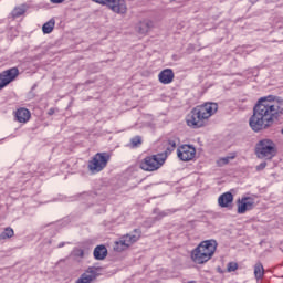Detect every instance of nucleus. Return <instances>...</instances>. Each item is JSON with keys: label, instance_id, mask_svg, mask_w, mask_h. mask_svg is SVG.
I'll return each mask as SVG.
<instances>
[{"label": "nucleus", "instance_id": "6e6552de", "mask_svg": "<svg viewBox=\"0 0 283 283\" xmlns=\"http://www.w3.org/2000/svg\"><path fill=\"white\" fill-rule=\"evenodd\" d=\"M101 276V268L88 266L75 283H94Z\"/></svg>", "mask_w": 283, "mask_h": 283}, {"label": "nucleus", "instance_id": "7c9ffc66", "mask_svg": "<svg viewBox=\"0 0 283 283\" xmlns=\"http://www.w3.org/2000/svg\"><path fill=\"white\" fill-rule=\"evenodd\" d=\"M52 114H54V108H50L49 111V115L52 116Z\"/></svg>", "mask_w": 283, "mask_h": 283}, {"label": "nucleus", "instance_id": "20e7f679", "mask_svg": "<svg viewBox=\"0 0 283 283\" xmlns=\"http://www.w3.org/2000/svg\"><path fill=\"white\" fill-rule=\"evenodd\" d=\"M167 160L166 154H157L153 156H147L144 158L139 167L143 169V171H158L163 165H165V161Z\"/></svg>", "mask_w": 283, "mask_h": 283}, {"label": "nucleus", "instance_id": "2eb2a0df", "mask_svg": "<svg viewBox=\"0 0 283 283\" xmlns=\"http://www.w3.org/2000/svg\"><path fill=\"white\" fill-rule=\"evenodd\" d=\"M151 28H154V21L144 20L137 24V32L139 34H148V32L151 30Z\"/></svg>", "mask_w": 283, "mask_h": 283}, {"label": "nucleus", "instance_id": "a878e982", "mask_svg": "<svg viewBox=\"0 0 283 283\" xmlns=\"http://www.w3.org/2000/svg\"><path fill=\"white\" fill-rule=\"evenodd\" d=\"M238 213H247V202L239 201Z\"/></svg>", "mask_w": 283, "mask_h": 283}, {"label": "nucleus", "instance_id": "c756f323", "mask_svg": "<svg viewBox=\"0 0 283 283\" xmlns=\"http://www.w3.org/2000/svg\"><path fill=\"white\" fill-rule=\"evenodd\" d=\"M63 247H65V242H61V243L59 244V249H63Z\"/></svg>", "mask_w": 283, "mask_h": 283}, {"label": "nucleus", "instance_id": "9b49d317", "mask_svg": "<svg viewBox=\"0 0 283 283\" xmlns=\"http://www.w3.org/2000/svg\"><path fill=\"white\" fill-rule=\"evenodd\" d=\"M218 247V243L216 240H208V241H202L197 248L206 253V255L213 258V253H216V249Z\"/></svg>", "mask_w": 283, "mask_h": 283}, {"label": "nucleus", "instance_id": "bb28decb", "mask_svg": "<svg viewBox=\"0 0 283 283\" xmlns=\"http://www.w3.org/2000/svg\"><path fill=\"white\" fill-rule=\"evenodd\" d=\"M263 169H266V161H263L256 166V171H262Z\"/></svg>", "mask_w": 283, "mask_h": 283}, {"label": "nucleus", "instance_id": "dca6fc26", "mask_svg": "<svg viewBox=\"0 0 283 283\" xmlns=\"http://www.w3.org/2000/svg\"><path fill=\"white\" fill-rule=\"evenodd\" d=\"M31 114L30 111H28V108H19L15 112V119L18 120V123H28V120H30Z\"/></svg>", "mask_w": 283, "mask_h": 283}, {"label": "nucleus", "instance_id": "ddd939ff", "mask_svg": "<svg viewBox=\"0 0 283 283\" xmlns=\"http://www.w3.org/2000/svg\"><path fill=\"white\" fill-rule=\"evenodd\" d=\"M174 70L165 69L158 75L159 83H163V85H169V83H174Z\"/></svg>", "mask_w": 283, "mask_h": 283}, {"label": "nucleus", "instance_id": "393cba45", "mask_svg": "<svg viewBox=\"0 0 283 283\" xmlns=\"http://www.w3.org/2000/svg\"><path fill=\"white\" fill-rule=\"evenodd\" d=\"M227 271L228 273H233V271H238V263L235 262L228 263Z\"/></svg>", "mask_w": 283, "mask_h": 283}, {"label": "nucleus", "instance_id": "0eeeda50", "mask_svg": "<svg viewBox=\"0 0 283 283\" xmlns=\"http://www.w3.org/2000/svg\"><path fill=\"white\" fill-rule=\"evenodd\" d=\"M99 6H106L115 14H127V2L125 0H92Z\"/></svg>", "mask_w": 283, "mask_h": 283}, {"label": "nucleus", "instance_id": "4468645a", "mask_svg": "<svg viewBox=\"0 0 283 283\" xmlns=\"http://www.w3.org/2000/svg\"><path fill=\"white\" fill-rule=\"evenodd\" d=\"M218 205L222 209H229L233 205V193L224 192L218 198Z\"/></svg>", "mask_w": 283, "mask_h": 283}, {"label": "nucleus", "instance_id": "4be33fe9", "mask_svg": "<svg viewBox=\"0 0 283 283\" xmlns=\"http://www.w3.org/2000/svg\"><path fill=\"white\" fill-rule=\"evenodd\" d=\"M132 147H140L143 145V138L140 136H135L130 139Z\"/></svg>", "mask_w": 283, "mask_h": 283}, {"label": "nucleus", "instance_id": "39448f33", "mask_svg": "<svg viewBox=\"0 0 283 283\" xmlns=\"http://www.w3.org/2000/svg\"><path fill=\"white\" fill-rule=\"evenodd\" d=\"M140 235H143V231L140 229H135L132 234H126L116 241L114 244V251L120 253V251H125L129 249L132 244L138 242L140 240Z\"/></svg>", "mask_w": 283, "mask_h": 283}, {"label": "nucleus", "instance_id": "2f4dec72", "mask_svg": "<svg viewBox=\"0 0 283 283\" xmlns=\"http://www.w3.org/2000/svg\"><path fill=\"white\" fill-rule=\"evenodd\" d=\"M188 283H197L196 281H189Z\"/></svg>", "mask_w": 283, "mask_h": 283}, {"label": "nucleus", "instance_id": "6ab92c4d", "mask_svg": "<svg viewBox=\"0 0 283 283\" xmlns=\"http://www.w3.org/2000/svg\"><path fill=\"white\" fill-rule=\"evenodd\" d=\"M23 14H25V6L15 7L11 12L13 19H19V17H23Z\"/></svg>", "mask_w": 283, "mask_h": 283}, {"label": "nucleus", "instance_id": "f3484780", "mask_svg": "<svg viewBox=\"0 0 283 283\" xmlns=\"http://www.w3.org/2000/svg\"><path fill=\"white\" fill-rule=\"evenodd\" d=\"M93 255L95 260H105L107 258V248L105 245H97L94 249Z\"/></svg>", "mask_w": 283, "mask_h": 283}, {"label": "nucleus", "instance_id": "412c9836", "mask_svg": "<svg viewBox=\"0 0 283 283\" xmlns=\"http://www.w3.org/2000/svg\"><path fill=\"white\" fill-rule=\"evenodd\" d=\"M14 237V230L12 228H6L3 232L0 233V240H8Z\"/></svg>", "mask_w": 283, "mask_h": 283}, {"label": "nucleus", "instance_id": "423d86ee", "mask_svg": "<svg viewBox=\"0 0 283 283\" xmlns=\"http://www.w3.org/2000/svg\"><path fill=\"white\" fill-rule=\"evenodd\" d=\"M109 154L107 153H97L92 160L88 161V169L93 174H98V171H103L107 164L109 163Z\"/></svg>", "mask_w": 283, "mask_h": 283}, {"label": "nucleus", "instance_id": "72a5a7b5", "mask_svg": "<svg viewBox=\"0 0 283 283\" xmlns=\"http://www.w3.org/2000/svg\"><path fill=\"white\" fill-rule=\"evenodd\" d=\"M244 200H249V198H244Z\"/></svg>", "mask_w": 283, "mask_h": 283}, {"label": "nucleus", "instance_id": "7ed1b4c3", "mask_svg": "<svg viewBox=\"0 0 283 283\" xmlns=\"http://www.w3.org/2000/svg\"><path fill=\"white\" fill-rule=\"evenodd\" d=\"M258 158L273 160L277 156V145L271 139H261L255 147Z\"/></svg>", "mask_w": 283, "mask_h": 283}, {"label": "nucleus", "instance_id": "b1692460", "mask_svg": "<svg viewBox=\"0 0 283 283\" xmlns=\"http://www.w3.org/2000/svg\"><path fill=\"white\" fill-rule=\"evenodd\" d=\"M233 158H235V154H232L231 156L221 158V159L219 160V163H220L221 165H229V163H230L231 160H233Z\"/></svg>", "mask_w": 283, "mask_h": 283}, {"label": "nucleus", "instance_id": "a211bd4d", "mask_svg": "<svg viewBox=\"0 0 283 283\" xmlns=\"http://www.w3.org/2000/svg\"><path fill=\"white\" fill-rule=\"evenodd\" d=\"M254 277L255 280H262L264 277V265L260 262L254 265Z\"/></svg>", "mask_w": 283, "mask_h": 283}, {"label": "nucleus", "instance_id": "5701e85b", "mask_svg": "<svg viewBox=\"0 0 283 283\" xmlns=\"http://www.w3.org/2000/svg\"><path fill=\"white\" fill-rule=\"evenodd\" d=\"M72 255L73 258H85V251H83V249L75 248Z\"/></svg>", "mask_w": 283, "mask_h": 283}, {"label": "nucleus", "instance_id": "f257e3e1", "mask_svg": "<svg viewBox=\"0 0 283 283\" xmlns=\"http://www.w3.org/2000/svg\"><path fill=\"white\" fill-rule=\"evenodd\" d=\"M283 117V98L275 95L263 96L253 107L249 125L253 132H262L280 123Z\"/></svg>", "mask_w": 283, "mask_h": 283}, {"label": "nucleus", "instance_id": "aec40b11", "mask_svg": "<svg viewBox=\"0 0 283 283\" xmlns=\"http://www.w3.org/2000/svg\"><path fill=\"white\" fill-rule=\"evenodd\" d=\"M55 22L54 20H50L49 22H45L42 27L43 34H52L54 30Z\"/></svg>", "mask_w": 283, "mask_h": 283}, {"label": "nucleus", "instance_id": "c85d7f7f", "mask_svg": "<svg viewBox=\"0 0 283 283\" xmlns=\"http://www.w3.org/2000/svg\"><path fill=\"white\" fill-rule=\"evenodd\" d=\"M165 216H167V213L160 212V213L155 218V220H161V218H165Z\"/></svg>", "mask_w": 283, "mask_h": 283}, {"label": "nucleus", "instance_id": "f704fd0d", "mask_svg": "<svg viewBox=\"0 0 283 283\" xmlns=\"http://www.w3.org/2000/svg\"><path fill=\"white\" fill-rule=\"evenodd\" d=\"M170 1H176V0H170Z\"/></svg>", "mask_w": 283, "mask_h": 283}, {"label": "nucleus", "instance_id": "9d476101", "mask_svg": "<svg viewBox=\"0 0 283 283\" xmlns=\"http://www.w3.org/2000/svg\"><path fill=\"white\" fill-rule=\"evenodd\" d=\"M177 156L184 163H189V160L196 158V148L189 145H184L178 148Z\"/></svg>", "mask_w": 283, "mask_h": 283}, {"label": "nucleus", "instance_id": "f8f14e48", "mask_svg": "<svg viewBox=\"0 0 283 283\" xmlns=\"http://www.w3.org/2000/svg\"><path fill=\"white\" fill-rule=\"evenodd\" d=\"M191 259L196 264H205V262H209V260H211V256L207 253H203L202 250L196 248L191 252Z\"/></svg>", "mask_w": 283, "mask_h": 283}, {"label": "nucleus", "instance_id": "1a4fd4ad", "mask_svg": "<svg viewBox=\"0 0 283 283\" xmlns=\"http://www.w3.org/2000/svg\"><path fill=\"white\" fill-rule=\"evenodd\" d=\"M17 76H19V69L17 67H12L0 73V90H3V87L10 85V83H12Z\"/></svg>", "mask_w": 283, "mask_h": 283}, {"label": "nucleus", "instance_id": "473e14b6", "mask_svg": "<svg viewBox=\"0 0 283 283\" xmlns=\"http://www.w3.org/2000/svg\"><path fill=\"white\" fill-rule=\"evenodd\" d=\"M249 207H251V202H249Z\"/></svg>", "mask_w": 283, "mask_h": 283}, {"label": "nucleus", "instance_id": "cd10ccee", "mask_svg": "<svg viewBox=\"0 0 283 283\" xmlns=\"http://www.w3.org/2000/svg\"><path fill=\"white\" fill-rule=\"evenodd\" d=\"M168 143H169V145H170V148H168V149H169L170 151H174V149H176V142L169 140Z\"/></svg>", "mask_w": 283, "mask_h": 283}, {"label": "nucleus", "instance_id": "f03ea898", "mask_svg": "<svg viewBox=\"0 0 283 283\" xmlns=\"http://www.w3.org/2000/svg\"><path fill=\"white\" fill-rule=\"evenodd\" d=\"M216 112H218L217 103H206L195 107L190 114L187 115L186 123L188 127H191L192 129H200V127H205V120L211 118Z\"/></svg>", "mask_w": 283, "mask_h": 283}]
</instances>
